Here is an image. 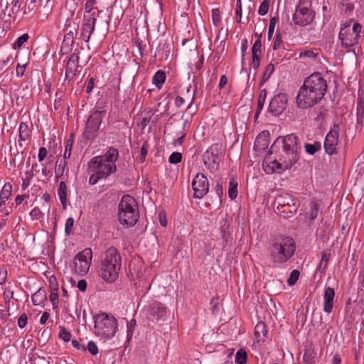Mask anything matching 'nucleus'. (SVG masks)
<instances>
[{
	"instance_id": "53",
	"label": "nucleus",
	"mask_w": 364,
	"mask_h": 364,
	"mask_svg": "<svg viewBox=\"0 0 364 364\" xmlns=\"http://www.w3.org/2000/svg\"><path fill=\"white\" fill-rule=\"evenodd\" d=\"M73 144V141H70V139L68 141L63 159L65 160L66 159H69L70 157Z\"/></svg>"
},
{
	"instance_id": "61",
	"label": "nucleus",
	"mask_w": 364,
	"mask_h": 364,
	"mask_svg": "<svg viewBox=\"0 0 364 364\" xmlns=\"http://www.w3.org/2000/svg\"><path fill=\"white\" fill-rule=\"evenodd\" d=\"M95 80L94 77H90L89 79L87 84L86 85V89H85V91L87 94H90L92 91V90L95 87Z\"/></svg>"
},
{
	"instance_id": "20",
	"label": "nucleus",
	"mask_w": 364,
	"mask_h": 364,
	"mask_svg": "<svg viewBox=\"0 0 364 364\" xmlns=\"http://www.w3.org/2000/svg\"><path fill=\"white\" fill-rule=\"evenodd\" d=\"M79 55L73 53L70 56L65 67V79L70 81L76 75V71L79 67Z\"/></svg>"
},
{
	"instance_id": "23",
	"label": "nucleus",
	"mask_w": 364,
	"mask_h": 364,
	"mask_svg": "<svg viewBox=\"0 0 364 364\" xmlns=\"http://www.w3.org/2000/svg\"><path fill=\"white\" fill-rule=\"evenodd\" d=\"M98 156L105 162H111V164H115L119 157V151L117 149L112 146L108 149L104 155Z\"/></svg>"
},
{
	"instance_id": "40",
	"label": "nucleus",
	"mask_w": 364,
	"mask_h": 364,
	"mask_svg": "<svg viewBox=\"0 0 364 364\" xmlns=\"http://www.w3.org/2000/svg\"><path fill=\"white\" fill-rule=\"evenodd\" d=\"M300 275V272L299 270L294 269L293 270L287 279V284L289 286H294L297 280L299 279Z\"/></svg>"
},
{
	"instance_id": "26",
	"label": "nucleus",
	"mask_w": 364,
	"mask_h": 364,
	"mask_svg": "<svg viewBox=\"0 0 364 364\" xmlns=\"http://www.w3.org/2000/svg\"><path fill=\"white\" fill-rule=\"evenodd\" d=\"M12 192V185L11 183H6L0 193V207L5 204L9 200Z\"/></svg>"
},
{
	"instance_id": "28",
	"label": "nucleus",
	"mask_w": 364,
	"mask_h": 364,
	"mask_svg": "<svg viewBox=\"0 0 364 364\" xmlns=\"http://www.w3.org/2000/svg\"><path fill=\"white\" fill-rule=\"evenodd\" d=\"M55 164V178L58 179L63 176V173L65 171L67 172L68 171V168L67 166V162L65 159H58Z\"/></svg>"
},
{
	"instance_id": "46",
	"label": "nucleus",
	"mask_w": 364,
	"mask_h": 364,
	"mask_svg": "<svg viewBox=\"0 0 364 364\" xmlns=\"http://www.w3.org/2000/svg\"><path fill=\"white\" fill-rule=\"evenodd\" d=\"M269 0H264L259 7L258 14L260 16L266 15L269 11Z\"/></svg>"
},
{
	"instance_id": "39",
	"label": "nucleus",
	"mask_w": 364,
	"mask_h": 364,
	"mask_svg": "<svg viewBox=\"0 0 364 364\" xmlns=\"http://www.w3.org/2000/svg\"><path fill=\"white\" fill-rule=\"evenodd\" d=\"M29 38V36L28 33H23L21 36H19L14 43L13 48L14 49H19L22 46V45L26 42Z\"/></svg>"
},
{
	"instance_id": "2",
	"label": "nucleus",
	"mask_w": 364,
	"mask_h": 364,
	"mask_svg": "<svg viewBox=\"0 0 364 364\" xmlns=\"http://www.w3.org/2000/svg\"><path fill=\"white\" fill-rule=\"evenodd\" d=\"M328 88L326 80L321 73L315 72L306 77L296 97L298 107L309 109L320 102Z\"/></svg>"
},
{
	"instance_id": "30",
	"label": "nucleus",
	"mask_w": 364,
	"mask_h": 364,
	"mask_svg": "<svg viewBox=\"0 0 364 364\" xmlns=\"http://www.w3.org/2000/svg\"><path fill=\"white\" fill-rule=\"evenodd\" d=\"M310 210L308 213L309 218L311 221L315 220L318 213V204L316 200H311L309 203Z\"/></svg>"
},
{
	"instance_id": "32",
	"label": "nucleus",
	"mask_w": 364,
	"mask_h": 364,
	"mask_svg": "<svg viewBox=\"0 0 364 364\" xmlns=\"http://www.w3.org/2000/svg\"><path fill=\"white\" fill-rule=\"evenodd\" d=\"M100 12L101 11H100L97 7H95V5L87 1L85 2L84 16H91V15H95V18H97Z\"/></svg>"
},
{
	"instance_id": "19",
	"label": "nucleus",
	"mask_w": 364,
	"mask_h": 364,
	"mask_svg": "<svg viewBox=\"0 0 364 364\" xmlns=\"http://www.w3.org/2000/svg\"><path fill=\"white\" fill-rule=\"evenodd\" d=\"M274 205H277V209L279 207H288L290 208L289 210V213H293L296 211V206L293 199L292 196L288 193H282L279 194L274 199Z\"/></svg>"
},
{
	"instance_id": "4",
	"label": "nucleus",
	"mask_w": 364,
	"mask_h": 364,
	"mask_svg": "<svg viewBox=\"0 0 364 364\" xmlns=\"http://www.w3.org/2000/svg\"><path fill=\"white\" fill-rule=\"evenodd\" d=\"M121 269V256L114 247H110L104 253L99 276L106 282L112 283L118 277Z\"/></svg>"
},
{
	"instance_id": "51",
	"label": "nucleus",
	"mask_w": 364,
	"mask_h": 364,
	"mask_svg": "<svg viewBox=\"0 0 364 364\" xmlns=\"http://www.w3.org/2000/svg\"><path fill=\"white\" fill-rule=\"evenodd\" d=\"M266 97H267V90L264 89L262 90L259 92L258 100H257V105L259 106V109H263Z\"/></svg>"
},
{
	"instance_id": "17",
	"label": "nucleus",
	"mask_w": 364,
	"mask_h": 364,
	"mask_svg": "<svg viewBox=\"0 0 364 364\" xmlns=\"http://www.w3.org/2000/svg\"><path fill=\"white\" fill-rule=\"evenodd\" d=\"M288 96L285 93L276 95L270 101L268 111L274 116L280 115L286 109Z\"/></svg>"
},
{
	"instance_id": "7",
	"label": "nucleus",
	"mask_w": 364,
	"mask_h": 364,
	"mask_svg": "<svg viewBox=\"0 0 364 364\" xmlns=\"http://www.w3.org/2000/svg\"><path fill=\"white\" fill-rule=\"evenodd\" d=\"M94 333L97 337L105 340L112 338L117 330L118 322L111 314L100 313L93 316Z\"/></svg>"
},
{
	"instance_id": "50",
	"label": "nucleus",
	"mask_w": 364,
	"mask_h": 364,
	"mask_svg": "<svg viewBox=\"0 0 364 364\" xmlns=\"http://www.w3.org/2000/svg\"><path fill=\"white\" fill-rule=\"evenodd\" d=\"M74 225V219L73 218H69L66 220L65 226V232L66 235H70L72 233L73 228Z\"/></svg>"
},
{
	"instance_id": "47",
	"label": "nucleus",
	"mask_w": 364,
	"mask_h": 364,
	"mask_svg": "<svg viewBox=\"0 0 364 364\" xmlns=\"http://www.w3.org/2000/svg\"><path fill=\"white\" fill-rule=\"evenodd\" d=\"M181 160L182 154L180 152H173L170 155L168 158V162L172 164H177L180 163Z\"/></svg>"
},
{
	"instance_id": "24",
	"label": "nucleus",
	"mask_w": 364,
	"mask_h": 364,
	"mask_svg": "<svg viewBox=\"0 0 364 364\" xmlns=\"http://www.w3.org/2000/svg\"><path fill=\"white\" fill-rule=\"evenodd\" d=\"M47 299V293L45 289L40 288L31 296V301L34 306L42 305Z\"/></svg>"
},
{
	"instance_id": "12",
	"label": "nucleus",
	"mask_w": 364,
	"mask_h": 364,
	"mask_svg": "<svg viewBox=\"0 0 364 364\" xmlns=\"http://www.w3.org/2000/svg\"><path fill=\"white\" fill-rule=\"evenodd\" d=\"M339 124L334 123L333 125L330 128V130L326 136L324 141L323 146L327 154L333 155L337 154L339 144Z\"/></svg>"
},
{
	"instance_id": "42",
	"label": "nucleus",
	"mask_w": 364,
	"mask_h": 364,
	"mask_svg": "<svg viewBox=\"0 0 364 364\" xmlns=\"http://www.w3.org/2000/svg\"><path fill=\"white\" fill-rule=\"evenodd\" d=\"M136 326V322L135 319H132L129 322H127V337L128 341L132 338Z\"/></svg>"
},
{
	"instance_id": "3",
	"label": "nucleus",
	"mask_w": 364,
	"mask_h": 364,
	"mask_svg": "<svg viewBox=\"0 0 364 364\" xmlns=\"http://www.w3.org/2000/svg\"><path fill=\"white\" fill-rule=\"evenodd\" d=\"M295 242L291 237L278 236L270 241L267 252L273 268H281L294 255Z\"/></svg>"
},
{
	"instance_id": "63",
	"label": "nucleus",
	"mask_w": 364,
	"mask_h": 364,
	"mask_svg": "<svg viewBox=\"0 0 364 364\" xmlns=\"http://www.w3.org/2000/svg\"><path fill=\"white\" fill-rule=\"evenodd\" d=\"M30 215L32 218L36 219H39L42 217L43 213L38 208H34L30 213Z\"/></svg>"
},
{
	"instance_id": "54",
	"label": "nucleus",
	"mask_w": 364,
	"mask_h": 364,
	"mask_svg": "<svg viewBox=\"0 0 364 364\" xmlns=\"http://www.w3.org/2000/svg\"><path fill=\"white\" fill-rule=\"evenodd\" d=\"M260 58L259 55H252V67L257 71L259 67Z\"/></svg>"
},
{
	"instance_id": "10",
	"label": "nucleus",
	"mask_w": 364,
	"mask_h": 364,
	"mask_svg": "<svg viewBox=\"0 0 364 364\" xmlns=\"http://www.w3.org/2000/svg\"><path fill=\"white\" fill-rule=\"evenodd\" d=\"M311 6V3L309 1L299 0L293 14V21L295 25L306 26L311 23L315 16V12L310 9Z\"/></svg>"
},
{
	"instance_id": "56",
	"label": "nucleus",
	"mask_w": 364,
	"mask_h": 364,
	"mask_svg": "<svg viewBox=\"0 0 364 364\" xmlns=\"http://www.w3.org/2000/svg\"><path fill=\"white\" fill-rule=\"evenodd\" d=\"M80 341H77V340H73L71 341V343H72V346L77 350H82L83 352L86 351L87 350V348H86V346L85 345H82L80 343Z\"/></svg>"
},
{
	"instance_id": "36",
	"label": "nucleus",
	"mask_w": 364,
	"mask_h": 364,
	"mask_svg": "<svg viewBox=\"0 0 364 364\" xmlns=\"http://www.w3.org/2000/svg\"><path fill=\"white\" fill-rule=\"evenodd\" d=\"M235 362L237 364H245L247 362V353L243 349H240L235 354Z\"/></svg>"
},
{
	"instance_id": "6",
	"label": "nucleus",
	"mask_w": 364,
	"mask_h": 364,
	"mask_svg": "<svg viewBox=\"0 0 364 364\" xmlns=\"http://www.w3.org/2000/svg\"><path fill=\"white\" fill-rule=\"evenodd\" d=\"M139 218L138 203L135 198L129 195L122 196L118 205V220L124 226H134Z\"/></svg>"
},
{
	"instance_id": "52",
	"label": "nucleus",
	"mask_w": 364,
	"mask_h": 364,
	"mask_svg": "<svg viewBox=\"0 0 364 364\" xmlns=\"http://www.w3.org/2000/svg\"><path fill=\"white\" fill-rule=\"evenodd\" d=\"M86 348L92 355H96L99 352L97 346L93 341H89Z\"/></svg>"
},
{
	"instance_id": "16",
	"label": "nucleus",
	"mask_w": 364,
	"mask_h": 364,
	"mask_svg": "<svg viewBox=\"0 0 364 364\" xmlns=\"http://www.w3.org/2000/svg\"><path fill=\"white\" fill-rule=\"evenodd\" d=\"M192 188L194 191V198H202L209 191L208 181L203 173H198L192 181Z\"/></svg>"
},
{
	"instance_id": "11",
	"label": "nucleus",
	"mask_w": 364,
	"mask_h": 364,
	"mask_svg": "<svg viewBox=\"0 0 364 364\" xmlns=\"http://www.w3.org/2000/svg\"><path fill=\"white\" fill-rule=\"evenodd\" d=\"M92 257V250L85 248L81 252L77 254L73 260L75 272L80 275L88 272Z\"/></svg>"
},
{
	"instance_id": "27",
	"label": "nucleus",
	"mask_w": 364,
	"mask_h": 364,
	"mask_svg": "<svg viewBox=\"0 0 364 364\" xmlns=\"http://www.w3.org/2000/svg\"><path fill=\"white\" fill-rule=\"evenodd\" d=\"M166 74L162 70H158L152 77V83L158 88L161 89L166 81Z\"/></svg>"
},
{
	"instance_id": "31",
	"label": "nucleus",
	"mask_w": 364,
	"mask_h": 364,
	"mask_svg": "<svg viewBox=\"0 0 364 364\" xmlns=\"http://www.w3.org/2000/svg\"><path fill=\"white\" fill-rule=\"evenodd\" d=\"M237 182L234 178L229 181L228 196L231 200H235L237 196Z\"/></svg>"
},
{
	"instance_id": "1",
	"label": "nucleus",
	"mask_w": 364,
	"mask_h": 364,
	"mask_svg": "<svg viewBox=\"0 0 364 364\" xmlns=\"http://www.w3.org/2000/svg\"><path fill=\"white\" fill-rule=\"evenodd\" d=\"M280 145H282V149L278 150V154L275 159L266 166L263 164L264 170L267 173H282L291 168L299 159L301 148L299 146V139L296 134H290L277 137L271 146L270 153L277 152ZM264 163L267 164V158Z\"/></svg>"
},
{
	"instance_id": "5",
	"label": "nucleus",
	"mask_w": 364,
	"mask_h": 364,
	"mask_svg": "<svg viewBox=\"0 0 364 364\" xmlns=\"http://www.w3.org/2000/svg\"><path fill=\"white\" fill-rule=\"evenodd\" d=\"M42 0H11L8 10V16L11 20L4 21L5 23L11 24V21L18 23L28 18L31 14L36 11Z\"/></svg>"
},
{
	"instance_id": "21",
	"label": "nucleus",
	"mask_w": 364,
	"mask_h": 364,
	"mask_svg": "<svg viewBox=\"0 0 364 364\" xmlns=\"http://www.w3.org/2000/svg\"><path fill=\"white\" fill-rule=\"evenodd\" d=\"M335 290L329 287H325L323 294V311L330 314L333 311Z\"/></svg>"
},
{
	"instance_id": "34",
	"label": "nucleus",
	"mask_w": 364,
	"mask_h": 364,
	"mask_svg": "<svg viewBox=\"0 0 364 364\" xmlns=\"http://www.w3.org/2000/svg\"><path fill=\"white\" fill-rule=\"evenodd\" d=\"M274 70V65L272 63H269L264 70L259 86L262 87L269 80Z\"/></svg>"
},
{
	"instance_id": "62",
	"label": "nucleus",
	"mask_w": 364,
	"mask_h": 364,
	"mask_svg": "<svg viewBox=\"0 0 364 364\" xmlns=\"http://www.w3.org/2000/svg\"><path fill=\"white\" fill-rule=\"evenodd\" d=\"M326 116H327V110L326 109H321L318 112L316 117L315 118V121H317V122L321 121L322 122L326 119Z\"/></svg>"
},
{
	"instance_id": "55",
	"label": "nucleus",
	"mask_w": 364,
	"mask_h": 364,
	"mask_svg": "<svg viewBox=\"0 0 364 364\" xmlns=\"http://www.w3.org/2000/svg\"><path fill=\"white\" fill-rule=\"evenodd\" d=\"M14 291H12L9 287H5L3 293V296L4 300H11L14 297Z\"/></svg>"
},
{
	"instance_id": "14",
	"label": "nucleus",
	"mask_w": 364,
	"mask_h": 364,
	"mask_svg": "<svg viewBox=\"0 0 364 364\" xmlns=\"http://www.w3.org/2000/svg\"><path fill=\"white\" fill-rule=\"evenodd\" d=\"M89 168L92 172H96L103 178H107L117 171L115 164H102V159L99 156L93 157L89 163Z\"/></svg>"
},
{
	"instance_id": "48",
	"label": "nucleus",
	"mask_w": 364,
	"mask_h": 364,
	"mask_svg": "<svg viewBox=\"0 0 364 364\" xmlns=\"http://www.w3.org/2000/svg\"><path fill=\"white\" fill-rule=\"evenodd\" d=\"M330 254L327 253L326 252H323L322 253L321 259L320 262V264L318 266V269L320 270V269L322 267L323 269H324L327 267V263L329 260Z\"/></svg>"
},
{
	"instance_id": "41",
	"label": "nucleus",
	"mask_w": 364,
	"mask_h": 364,
	"mask_svg": "<svg viewBox=\"0 0 364 364\" xmlns=\"http://www.w3.org/2000/svg\"><path fill=\"white\" fill-rule=\"evenodd\" d=\"M212 21L215 26H219L221 23L220 11L219 9L212 10Z\"/></svg>"
},
{
	"instance_id": "38",
	"label": "nucleus",
	"mask_w": 364,
	"mask_h": 364,
	"mask_svg": "<svg viewBox=\"0 0 364 364\" xmlns=\"http://www.w3.org/2000/svg\"><path fill=\"white\" fill-rule=\"evenodd\" d=\"M278 22H279L278 16H274L270 18L269 29H268V39L269 40H271V38H272L275 26Z\"/></svg>"
},
{
	"instance_id": "60",
	"label": "nucleus",
	"mask_w": 364,
	"mask_h": 364,
	"mask_svg": "<svg viewBox=\"0 0 364 364\" xmlns=\"http://www.w3.org/2000/svg\"><path fill=\"white\" fill-rule=\"evenodd\" d=\"M282 43V36L280 33H277L276 35V38L274 41L272 48L274 50H277L279 48Z\"/></svg>"
},
{
	"instance_id": "64",
	"label": "nucleus",
	"mask_w": 364,
	"mask_h": 364,
	"mask_svg": "<svg viewBox=\"0 0 364 364\" xmlns=\"http://www.w3.org/2000/svg\"><path fill=\"white\" fill-rule=\"evenodd\" d=\"M47 154H48L47 149L45 147H41L39 149V151H38V158L39 161H43L45 159V158L46 157Z\"/></svg>"
},
{
	"instance_id": "9",
	"label": "nucleus",
	"mask_w": 364,
	"mask_h": 364,
	"mask_svg": "<svg viewBox=\"0 0 364 364\" xmlns=\"http://www.w3.org/2000/svg\"><path fill=\"white\" fill-rule=\"evenodd\" d=\"M105 114V110H96L89 115L83 132L85 139L92 141L97 137L100 125Z\"/></svg>"
},
{
	"instance_id": "35",
	"label": "nucleus",
	"mask_w": 364,
	"mask_h": 364,
	"mask_svg": "<svg viewBox=\"0 0 364 364\" xmlns=\"http://www.w3.org/2000/svg\"><path fill=\"white\" fill-rule=\"evenodd\" d=\"M149 146L146 141H145L140 150V153L139 156H137V160L141 163H144L146 160V157L147 156L148 151H149Z\"/></svg>"
},
{
	"instance_id": "22",
	"label": "nucleus",
	"mask_w": 364,
	"mask_h": 364,
	"mask_svg": "<svg viewBox=\"0 0 364 364\" xmlns=\"http://www.w3.org/2000/svg\"><path fill=\"white\" fill-rule=\"evenodd\" d=\"M269 133L267 131H264L259 134L255 141V146L257 150H264L269 146Z\"/></svg>"
},
{
	"instance_id": "44",
	"label": "nucleus",
	"mask_w": 364,
	"mask_h": 364,
	"mask_svg": "<svg viewBox=\"0 0 364 364\" xmlns=\"http://www.w3.org/2000/svg\"><path fill=\"white\" fill-rule=\"evenodd\" d=\"M49 299H50V302L52 303L53 309H57L58 308V302H59V296H58V291H50Z\"/></svg>"
},
{
	"instance_id": "33",
	"label": "nucleus",
	"mask_w": 364,
	"mask_h": 364,
	"mask_svg": "<svg viewBox=\"0 0 364 364\" xmlns=\"http://www.w3.org/2000/svg\"><path fill=\"white\" fill-rule=\"evenodd\" d=\"M19 138L22 141L27 140L31 136V130L25 122H21L19 125Z\"/></svg>"
},
{
	"instance_id": "29",
	"label": "nucleus",
	"mask_w": 364,
	"mask_h": 364,
	"mask_svg": "<svg viewBox=\"0 0 364 364\" xmlns=\"http://www.w3.org/2000/svg\"><path fill=\"white\" fill-rule=\"evenodd\" d=\"M58 195L59 196L63 209H65L67 202V186L64 181H60L59 184L58 189Z\"/></svg>"
},
{
	"instance_id": "37",
	"label": "nucleus",
	"mask_w": 364,
	"mask_h": 364,
	"mask_svg": "<svg viewBox=\"0 0 364 364\" xmlns=\"http://www.w3.org/2000/svg\"><path fill=\"white\" fill-rule=\"evenodd\" d=\"M59 338L62 339L64 342L70 341L71 339V333L64 326H60L59 327Z\"/></svg>"
},
{
	"instance_id": "45",
	"label": "nucleus",
	"mask_w": 364,
	"mask_h": 364,
	"mask_svg": "<svg viewBox=\"0 0 364 364\" xmlns=\"http://www.w3.org/2000/svg\"><path fill=\"white\" fill-rule=\"evenodd\" d=\"M242 1L236 0V8H235V16H236V21L237 23H242Z\"/></svg>"
},
{
	"instance_id": "49",
	"label": "nucleus",
	"mask_w": 364,
	"mask_h": 364,
	"mask_svg": "<svg viewBox=\"0 0 364 364\" xmlns=\"http://www.w3.org/2000/svg\"><path fill=\"white\" fill-rule=\"evenodd\" d=\"M306 151L311 154L314 155L316 153V151L320 149L319 144H306L304 146Z\"/></svg>"
},
{
	"instance_id": "25",
	"label": "nucleus",
	"mask_w": 364,
	"mask_h": 364,
	"mask_svg": "<svg viewBox=\"0 0 364 364\" xmlns=\"http://www.w3.org/2000/svg\"><path fill=\"white\" fill-rule=\"evenodd\" d=\"M267 328L266 324L262 321H259L255 328V336L257 343L264 341L267 336Z\"/></svg>"
},
{
	"instance_id": "58",
	"label": "nucleus",
	"mask_w": 364,
	"mask_h": 364,
	"mask_svg": "<svg viewBox=\"0 0 364 364\" xmlns=\"http://www.w3.org/2000/svg\"><path fill=\"white\" fill-rule=\"evenodd\" d=\"M49 286L50 289V291H58V284L55 277H51L49 279Z\"/></svg>"
},
{
	"instance_id": "8",
	"label": "nucleus",
	"mask_w": 364,
	"mask_h": 364,
	"mask_svg": "<svg viewBox=\"0 0 364 364\" xmlns=\"http://www.w3.org/2000/svg\"><path fill=\"white\" fill-rule=\"evenodd\" d=\"M361 32L360 23L355 22L352 28L350 27V24L345 23L341 26L338 38L341 41L343 47L350 48L360 43Z\"/></svg>"
},
{
	"instance_id": "59",
	"label": "nucleus",
	"mask_w": 364,
	"mask_h": 364,
	"mask_svg": "<svg viewBox=\"0 0 364 364\" xmlns=\"http://www.w3.org/2000/svg\"><path fill=\"white\" fill-rule=\"evenodd\" d=\"M102 178L103 177L100 176V174L97 173L96 172H94V173H92L89 178V183L90 185H95L98 182L99 179Z\"/></svg>"
},
{
	"instance_id": "57",
	"label": "nucleus",
	"mask_w": 364,
	"mask_h": 364,
	"mask_svg": "<svg viewBox=\"0 0 364 364\" xmlns=\"http://www.w3.org/2000/svg\"><path fill=\"white\" fill-rule=\"evenodd\" d=\"M28 317L27 315L24 313L22 314L18 319V326L19 328H23L27 324Z\"/></svg>"
},
{
	"instance_id": "13",
	"label": "nucleus",
	"mask_w": 364,
	"mask_h": 364,
	"mask_svg": "<svg viewBox=\"0 0 364 364\" xmlns=\"http://www.w3.org/2000/svg\"><path fill=\"white\" fill-rule=\"evenodd\" d=\"M221 144H214L211 145L203 154V160L208 169L214 171L219 166L218 154L221 151Z\"/></svg>"
},
{
	"instance_id": "43",
	"label": "nucleus",
	"mask_w": 364,
	"mask_h": 364,
	"mask_svg": "<svg viewBox=\"0 0 364 364\" xmlns=\"http://www.w3.org/2000/svg\"><path fill=\"white\" fill-rule=\"evenodd\" d=\"M261 37L262 35L259 34V38H257L255 43L253 44V46L252 48V55H259L261 53Z\"/></svg>"
},
{
	"instance_id": "18",
	"label": "nucleus",
	"mask_w": 364,
	"mask_h": 364,
	"mask_svg": "<svg viewBox=\"0 0 364 364\" xmlns=\"http://www.w3.org/2000/svg\"><path fill=\"white\" fill-rule=\"evenodd\" d=\"M95 15L91 16H83L82 23L80 31V38L85 41L88 42L90 39L91 35L95 31V23L97 18H95Z\"/></svg>"
},
{
	"instance_id": "15",
	"label": "nucleus",
	"mask_w": 364,
	"mask_h": 364,
	"mask_svg": "<svg viewBox=\"0 0 364 364\" xmlns=\"http://www.w3.org/2000/svg\"><path fill=\"white\" fill-rule=\"evenodd\" d=\"M167 308L159 301L151 303L146 309V316L152 322L164 321L166 317Z\"/></svg>"
}]
</instances>
